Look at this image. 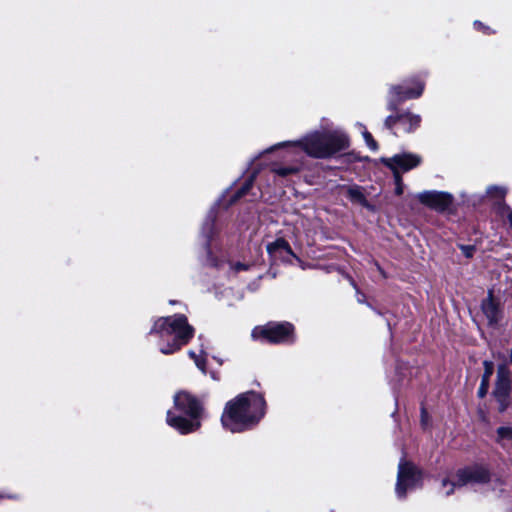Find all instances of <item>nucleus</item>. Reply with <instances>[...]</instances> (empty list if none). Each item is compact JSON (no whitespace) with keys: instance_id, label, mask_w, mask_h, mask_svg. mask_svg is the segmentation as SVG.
<instances>
[{"instance_id":"b1692460","label":"nucleus","mask_w":512,"mask_h":512,"mask_svg":"<svg viewBox=\"0 0 512 512\" xmlns=\"http://www.w3.org/2000/svg\"><path fill=\"white\" fill-rule=\"evenodd\" d=\"M394 176V181H395V185H396V188H395V192L397 195H401L403 193V183H402V177L401 175H393Z\"/></svg>"},{"instance_id":"412c9836","label":"nucleus","mask_w":512,"mask_h":512,"mask_svg":"<svg viewBox=\"0 0 512 512\" xmlns=\"http://www.w3.org/2000/svg\"><path fill=\"white\" fill-rule=\"evenodd\" d=\"M189 356L194 360L195 365L200 369L203 373H205V356L204 352L201 351L199 355H197L194 351H189Z\"/></svg>"},{"instance_id":"f03ea898","label":"nucleus","mask_w":512,"mask_h":512,"mask_svg":"<svg viewBox=\"0 0 512 512\" xmlns=\"http://www.w3.org/2000/svg\"><path fill=\"white\" fill-rule=\"evenodd\" d=\"M266 402L257 392L242 393L229 401L223 411L221 422L232 433L255 427L265 415Z\"/></svg>"},{"instance_id":"a878e982","label":"nucleus","mask_w":512,"mask_h":512,"mask_svg":"<svg viewBox=\"0 0 512 512\" xmlns=\"http://www.w3.org/2000/svg\"><path fill=\"white\" fill-rule=\"evenodd\" d=\"M249 265L248 264H244V263H240V262H237V263H234L231 265V268L235 271V272H239V271H244V270H248L249 269Z\"/></svg>"},{"instance_id":"6e6552de","label":"nucleus","mask_w":512,"mask_h":512,"mask_svg":"<svg viewBox=\"0 0 512 512\" xmlns=\"http://www.w3.org/2000/svg\"><path fill=\"white\" fill-rule=\"evenodd\" d=\"M423 90L424 83L418 79L407 81L401 85L392 86L390 88L388 109L395 110L398 103L420 97Z\"/></svg>"},{"instance_id":"4be33fe9","label":"nucleus","mask_w":512,"mask_h":512,"mask_svg":"<svg viewBox=\"0 0 512 512\" xmlns=\"http://www.w3.org/2000/svg\"><path fill=\"white\" fill-rule=\"evenodd\" d=\"M362 134H363L366 145L371 150L376 151L378 146H377V142L373 139L372 135L365 128H364Z\"/></svg>"},{"instance_id":"a211bd4d","label":"nucleus","mask_w":512,"mask_h":512,"mask_svg":"<svg viewBox=\"0 0 512 512\" xmlns=\"http://www.w3.org/2000/svg\"><path fill=\"white\" fill-rule=\"evenodd\" d=\"M496 434V441L499 444L504 445L505 442L512 443V423L497 428Z\"/></svg>"},{"instance_id":"f257e3e1","label":"nucleus","mask_w":512,"mask_h":512,"mask_svg":"<svg viewBox=\"0 0 512 512\" xmlns=\"http://www.w3.org/2000/svg\"><path fill=\"white\" fill-rule=\"evenodd\" d=\"M350 141L341 129L313 130L296 141L282 142L268 151L284 148L283 159L288 164L274 167L273 172L281 177L296 174L306 165V157L329 159L349 148Z\"/></svg>"},{"instance_id":"bb28decb","label":"nucleus","mask_w":512,"mask_h":512,"mask_svg":"<svg viewBox=\"0 0 512 512\" xmlns=\"http://www.w3.org/2000/svg\"><path fill=\"white\" fill-rule=\"evenodd\" d=\"M474 27L478 30H483L485 33H488L489 30V28L485 27L480 21H475Z\"/></svg>"},{"instance_id":"c756f323","label":"nucleus","mask_w":512,"mask_h":512,"mask_svg":"<svg viewBox=\"0 0 512 512\" xmlns=\"http://www.w3.org/2000/svg\"><path fill=\"white\" fill-rule=\"evenodd\" d=\"M3 497H4V495L0 494V498H3ZM5 497H7V498H14V496H12V495H5Z\"/></svg>"},{"instance_id":"f8f14e48","label":"nucleus","mask_w":512,"mask_h":512,"mask_svg":"<svg viewBox=\"0 0 512 512\" xmlns=\"http://www.w3.org/2000/svg\"><path fill=\"white\" fill-rule=\"evenodd\" d=\"M481 310L491 327L497 326L503 317L501 305L494 299L492 290H489L487 297L482 300Z\"/></svg>"},{"instance_id":"aec40b11","label":"nucleus","mask_w":512,"mask_h":512,"mask_svg":"<svg viewBox=\"0 0 512 512\" xmlns=\"http://www.w3.org/2000/svg\"><path fill=\"white\" fill-rule=\"evenodd\" d=\"M254 178H255V173H253L249 177V179L245 182V184L236 192V194L234 195V197L232 199L233 202L247 194L249 189L252 187Z\"/></svg>"},{"instance_id":"423d86ee","label":"nucleus","mask_w":512,"mask_h":512,"mask_svg":"<svg viewBox=\"0 0 512 512\" xmlns=\"http://www.w3.org/2000/svg\"><path fill=\"white\" fill-rule=\"evenodd\" d=\"M489 479L490 474L486 467L481 465H474L459 469L455 474V479L452 481L444 479L442 481V486L443 488L449 486V489L445 491V495L449 496L453 493L454 488L456 487H462L467 484L474 483H485L489 481Z\"/></svg>"},{"instance_id":"9d476101","label":"nucleus","mask_w":512,"mask_h":512,"mask_svg":"<svg viewBox=\"0 0 512 512\" xmlns=\"http://www.w3.org/2000/svg\"><path fill=\"white\" fill-rule=\"evenodd\" d=\"M511 390V372L506 364H501L497 369V380L494 396L499 402V410L505 411L508 406V397Z\"/></svg>"},{"instance_id":"20e7f679","label":"nucleus","mask_w":512,"mask_h":512,"mask_svg":"<svg viewBox=\"0 0 512 512\" xmlns=\"http://www.w3.org/2000/svg\"><path fill=\"white\" fill-rule=\"evenodd\" d=\"M174 409L167 412V424L181 434L197 431L201 426L203 409L196 398L186 392L174 397Z\"/></svg>"},{"instance_id":"f3484780","label":"nucleus","mask_w":512,"mask_h":512,"mask_svg":"<svg viewBox=\"0 0 512 512\" xmlns=\"http://www.w3.org/2000/svg\"><path fill=\"white\" fill-rule=\"evenodd\" d=\"M348 197L352 202L358 203L367 208H371L362 189L358 186H353L348 189Z\"/></svg>"},{"instance_id":"cd10ccee","label":"nucleus","mask_w":512,"mask_h":512,"mask_svg":"<svg viewBox=\"0 0 512 512\" xmlns=\"http://www.w3.org/2000/svg\"><path fill=\"white\" fill-rule=\"evenodd\" d=\"M507 210H508L507 218H508L509 224L512 228V209L507 208Z\"/></svg>"},{"instance_id":"2eb2a0df","label":"nucleus","mask_w":512,"mask_h":512,"mask_svg":"<svg viewBox=\"0 0 512 512\" xmlns=\"http://www.w3.org/2000/svg\"><path fill=\"white\" fill-rule=\"evenodd\" d=\"M484 374L482 376L481 384L478 390V394L480 397H484L489 389V381L490 377L494 372V364L491 361H484Z\"/></svg>"},{"instance_id":"7c9ffc66","label":"nucleus","mask_w":512,"mask_h":512,"mask_svg":"<svg viewBox=\"0 0 512 512\" xmlns=\"http://www.w3.org/2000/svg\"><path fill=\"white\" fill-rule=\"evenodd\" d=\"M510 362L512 364V348H511V351H510Z\"/></svg>"},{"instance_id":"4468645a","label":"nucleus","mask_w":512,"mask_h":512,"mask_svg":"<svg viewBox=\"0 0 512 512\" xmlns=\"http://www.w3.org/2000/svg\"><path fill=\"white\" fill-rule=\"evenodd\" d=\"M397 119L403 131L407 133L412 132L418 128L421 122L420 115L413 114L408 111L397 115Z\"/></svg>"},{"instance_id":"1a4fd4ad","label":"nucleus","mask_w":512,"mask_h":512,"mask_svg":"<svg viewBox=\"0 0 512 512\" xmlns=\"http://www.w3.org/2000/svg\"><path fill=\"white\" fill-rule=\"evenodd\" d=\"M381 162L392 171L393 175H401L418 167L422 157L415 153L402 152L392 157L382 158Z\"/></svg>"},{"instance_id":"393cba45","label":"nucleus","mask_w":512,"mask_h":512,"mask_svg":"<svg viewBox=\"0 0 512 512\" xmlns=\"http://www.w3.org/2000/svg\"><path fill=\"white\" fill-rule=\"evenodd\" d=\"M396 124H399L397 116L390 115L385 119V126L389 129L393 128Z\"/></svg>"},{"instance_id":"5701e85b","label":"nucleus","mask_w":512,"mask_h":512,"mask_svg":"<svg viewBox=\"0 0 512 512\" xmlns=\"http://www.w3.org/2000/svg\"><path fill=\"white\" fill-rule=\"evenodd\" d=\"M462 253L466 258H472L475 252V247L472 245H459Z\"/></svg>"},{"instance_id":"0eeeda50","label":"nucleus","mask_w":512,"mask_h":512,"mask_svg":"<svg viewBox=\"0 0 512 512\" xmlns=\"http://www.w3.org/2000/svg\"><path fill=\"white\" fill-rule=\"evenodd\" d=\"M421 472L412 463L402 459L398 465L397 482L395 492L399 499L406 497L411 491L421 485Z\"/></svg>"},{"instance_id":"9b49d317","label":"nucleus","mask_w":512,"mask_h":512,"mask_svg":"<svg viewBox=\"0 0 512 512\" xmlns=\"http://www.w3.org/2000/svg\"><path fill=\"white\" fill-rule=\"evenodd\" d=\"M417 198L422 204L439 212L447 210L453 202V196L442 191H424Z\"/></svg>"},{"instance_id":"6ab92c4d","label":"nucleus","mask_w":512,"mask_h":512,"mask_svg":"<svg viewBox=\"0 0 512 512\" xmlns=\"http://www.w3.org/2000/svg\"><path fill=\"white\" fill-rule=\"evenodd\" d=\"M486 193H487V196L492 199L502 200V199H504V197L507 193V189L502 186H490L487 188Z\"/></svg>"},{"instance_id":"39448f33","label":"nucleus","mask_w":512,"mask_h":512,"mask_svg":"<svg viewBox=\"0 0 512 512\" xmlns=\"http://www.w3.org/2000/svg\"><path fill=\"white\" fill-rule=\"evenodd\" d=\"M254 340L269 343H289L293 341V326L288 322L268 323L255 327L251 334Z\"/></svg>"},{"instance_id":"ddd939ff","label":"nucleus","mask_w":512,"mask_h":512,"mask_svg":"<svg viewBox=\"0 0 512 512\" xmlns=\"http://www.w3.org/2000/svg\"><path fill=\"white\" fill-rule=\"evenodd\" d=\"M266 248L269 255L275 259H286L287 256L295 257L289 243L283 238H278L269 243Z\"/></svg>"},{"instance_id":"c85d7f7f","label":"nucleus","mask_w":512,"mask_h":512,"mask_svg":"<svg viewBox=\"0 0 512 512\" xmlns=\"http://www.w3.org/2000/svg\"><path fill=\"white\" fill-rule=\"evenodd\" d=\"M422 424L423 425H426V421H427V415H426V412L424 409H422Z\"/></svg>"},{"instance_id":"7ed1b4c3","label":"nucleus","mask_w":512,"mask_h":512,"mask_svg":"<svg viewBox=\"0 0 512 512\" xmlns=\"http://www.w3.org/2000/svg\"><path fill=\"white\" fill-rule=\"evenodd\" d=\"M150 334L157 335L161 341L160 352L173 354L186 345L194 335V328L189 325L186 316L176 314L158 318L150 330Z\"/></svg>"},{"instance_id":"dca6fc26","label":"nucleus","mask_w":512,"mask_h":512,"mask_svg":"<svg viewBox=\"0 0 512 512\" xmlns=\"http://www.w3.org/2000/svg\"><path fill=\"white\" fill-rule=\"evenodd\" d=\"M215 217H216V215H215L214 211H210L209 214L207 215L206 220L204 221V223L202 225V228H201V234L205 238V246L207 248H208L210 239L214 235V231H215V227H214Z\"/></svg>"}]
</instances>
